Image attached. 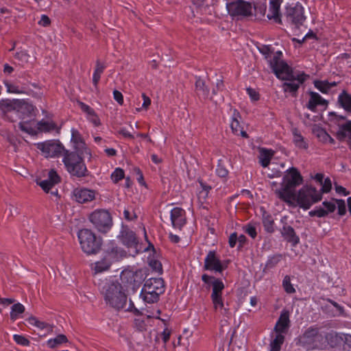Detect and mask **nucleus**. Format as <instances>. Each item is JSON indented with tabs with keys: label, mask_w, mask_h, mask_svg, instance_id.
<instances>
[{
	"label": "nucleus",
	"mask_w": 351,
	"mask_h": 351,
	"mask_svg": "<svg viewBox=\"0 0 351 351\" xmlns=\"http://www.w3.org/2000/svg\"><path fill=\"white\" fill-rule=\"evenodd\" d=\"M274 59L271 63L275 68L274 74L278 79L285 81L282 86L284 92L295 96L300 85L305 81L306 75L304 73H294L286 62H277L278 57H275Z\"/></svg>",
	"instance_id": "nucleus-1"
},
{
	"label": "nucleus",
	"mask_w": 351,
	"mask_h": 351,
	"mask_svg": "<svg viewBox=\"0 0 351 351\" xmlns=\"http://www.w3.org/2000/svg\"><path fill=\"white\" fill-rule=\"evenodd\" d=\"M302 177L296 168H289L283 177L281 188L275 191L276 195L289 205H291L295 199V189L302 183Z\"/></svg>",
	"instance_id": "nucleus-2"
},
{
	"label": "nucleus",
	"mask_w": 351,
	"mask_h": 351,
	"mask_svg": "<svg viewBox=\"0 0 351 351\" xmlns=\"http://www.w3.org/2000/svg\"><path fill=\"white\" fill-rule=\"evenodd\" d=\"M202 280L206 285V289H212L210 298L214 310L223 315H227L228 314V308L227 307L228 305L225 304L223 298V291L225 288L223 281L219 278L208 274H203L202 276Z\"/></svg>",
	"instance_id": "nucleus-3"
},
{
	"label": "nucleus",
	"mask_w": 351,
	"mask_h": 351,
	"mask_svg": "<svg viewBox=\"0 0 351 351\" xmlns=\"http://www.w3.org/2000/svg\"><path fill=\"white\" fill-rule=\"evenodd\" d=\"M101 292L106 303L117 310L123 308L126 304V294L121 283L117 281L106 282Z\"/></svg>",
	"instance_id": "nucleus-4"
},
{
	"label": "nucleus",
	"mask_w": 351,
	"mask_h": 351,
	"mask_svg": "<svg viewBox=\"0 0 351 351\" xmlns=\"http://www.w3.org/2000/svg\"><path fill=\"white\" fill-rule=\"evenodd\" d=\"M86 155L75 152H64L62 162L71 176L77 178L87 176L88 169L83 160Z\"/></svg>",
	"instance_id": "nucleus-5"
},
{
	"label": "nucleus",
	"mask_w": 351,
	"mask_h": 351,
	"mask_svg": "<svg viewBox=\"0 0 351 351\" xmlns=\"http://www.w3.org/2000/svg\"><path fill=\"white\" fill-rule=\"evenodd\" d=\"M165 291L164 281L160 278L147 279L141 292V296L147 303H154L158 300L159 295Z\"/></svg>",
	"instance_id": "nucleus-6"
},
{
	"label": "nucleus",
	"mask_w": 351,
	"mask_h": 351,
	"mask_svg": "<svg viewBox=\"0 0 351 351\" xmlns=\"http://www.w3.org/2000/svg\"><path fill=\"white\" fill-rule=\"evenodd\" d=\"M322 198V193L315 188L304 186L297 194L295 193V199L291 205L296 202L300 207L307 210L313 204L320 201Z\"/></svg>",
	"instance_id": "nucleus-7"
},
{
	"label": "nucleus",
	"mask_w": 351,
	"mask_h": 351,
	"mask_svg": "<svg viewBox=\"0 0 351 351\" xmlns=\"http://www.w3.org/2000/svg\"><path fill=\"white\" fill-rule=\"evenodd\" d=\"M78 239L82 250L87 254H94L99 252L101 241L88 229H82L78 232Z\"/></svg>",
	"instance_id": "nucleus-8"
},
{
	"label": "nucleus",
	"mask_w": 351,
	"mask_h": 351,
	"mask_svg": "<svg viewBox=\"0 0 351 351\" xmlns=\"http://www.w3.org/2000/svg\"><path fill=\"white\" fill-rule=\"evenodd\" d=\"M322 340V335L316 326H310L295 339L296 345L306 349L313 348Z\"/></svg>",
	"instance_id": "nucleus-9"
},
{
	"label": "nucleus",
	"mask_w": 351,
	"mask_h": 351,
	"mask_svg": "<svg viewBox=\"0 0 351 351\" xmlns=\"http://www.w3.org/2000/svg\"><path fill=\"white\" fill-rule=\"evenodd\" d=\"M123 256V251L117 247H109L106 256L101 261L92 265V269L95 274L106 271L110 269L112 262L118 260Z\"/></svg>",
	"instance_id": "nucleus-10"
},
{
	"label": "nucleus",
	"mask_w": 351,
	"mask_h": 351,
	"mask_svg": "<svg viewBox=\"0 0 351 351\" xmlns=\"http://www.w3.org/2000/svg\"><path fill=\"white\" fill-rule=\"evenodd\" d=\"M226 8L229 15L233 18L243 19L253 14L252 3L244 0L226 3Z\"/></svg>",
	"instance_id": "nucleus-11"
},
{
	"label": "nucleus",
	"mask_w": 351,
	"mask_h": 351,
	"mask_svg": "<svg viewBox=\"0 0 351 351\" xmlns=\"http://www.w3.org/2000/svg\"><path fill=\"white\" fill-rule=\"evenodd\" d=\"M89 220L101 232H108L112 226V220L110 213L106 210H96L89 216Z\"/></svg>",
	"instance_id": "nucleus-12"
},
{
	"label": "nucleus",
	"mask_w": 351,
	"mask_h": 351,
	"mask_svg": "<svg viewBox=\"0 0 351 351\" xmlns=\"http://www.w3.org/2000/svg\"><path fill=\"white\" fill-rule=\"evenodd\" d=\"M285 14L287 20L296 26L302 25L306 20L304 8L299 2L287 5Z\"/></svg>",
	"instance_id": "nucleus-13"
},
{
	"label": "nucleus",
	"mask_w": 351,
	"mask_h": 351,
	"mask_svg": "<svg viewBox=\"0 0 351 351\" xmlns=\"http://www.w3.org/2000/svg\"><path fill=\"white\" fill-rule=\"evenodd\" d=\"M36 147L45 158L59 157L64 151L62 144L56 141H47L39 143L36 145Z\"/></svg>",
	"instance_id": "nucleus-14"
},
{
	"label": "nucleus",
	"mask_w": 351,
	"mask_h": 351,
	"mask_svg": "<svg viewBox=\"0 0 351 351\" xmlns=\"http://www.w3.org/2000/svg\"><path fill=\"white\" fill-rule=\"evenodd\" d=\"M60 182V178L57 172L51 169L48 173V178L40 182H37L38 184L46 193H51L54 196L58 195V190L55 189L53 190L56 184Z\"/></svg>",
	"instance_id": "nucleus-15"
},
{
	"label": "nucleus",
	"mask_w": 351,
	"mask_h": 351,
	"mask_svg": "<svg viewBox=\"0 0 351 351\" xmlns=\"http://www.w3.org/2000/svg\"><path fill=\"white\" fill-rule=\"evenodd\" d=\"M96 191L84 187H78L72 191V198L80 204L90 202L95 199Z\"/></svg>",
	"instance_id": "nucleus-16"
},
{
	"label": "nucleus",
	"mask_w": 351,
	"mask_h": 351,
	"mask_svg": "<svg viewBox=\"0 0 351 351\" xmlns=\"http://www.w3.org/2000/svg\"><path fill=\"white\" fill-rule=\"evenodd\" d=\"M71 142L73 145V149H75V152H78L81 154H86V156L90 155V150L88 149L80 132L75 128H72L71 130Z\"/></svg>",
	"instance_id": "nucleus-17"
},
{
	"label": "nucleus",
	"mask_w": 351,
	"mask_h": 351,
	"mask_svg": "<svg viewBox=\"0 0 351 351\" xmlns=\"http://www.w3.org/2000/svg\"><path fill=\"white\" fill-rule=\"evenodd\" d=\"M258 51L260 53L264 56L265 59L267 61L270 68L272 71L274 73V66H272L273 60H274L275 57H278L279 60L278 62H285L282 59V53L281 51H277L276 52L274 51L272 47L270 45H261L258 47Z\"/></svg>",
	"instance_id": "nucleus-18"
},
{
	"label": "nucleus",
	"mask_w": 351,
	"mask_h": 351,
	"mask_svg": "<svg viewBox=\"0 0 351 351\" xmlns=\"http://www.w3.org/2000/svg\"><path fill=\"white\" fill-rule=\"evenodd\" d=\"M204 268L206 270L221 273L223 267L219 258L217 257L215 251H210L204 259Z\"/></svg>",
	"instance_id": "nucleus-19"
},
{
	"label": "nucleus",
	"mask_w": 351,
	"mask_h": 351,
	"mask_svg": "<svg viewBox=\"0 0 351 351\" xmlns=\"http://www.w3.org/2000/svg\"><path fill=\"white\" fill-rule=\"evenodd\" d=\"M322 206L323 207L316 206L308 213V215L311 217H324L336 209V204L333 201H324L322 202Z\"/></svg>",
	"instance_id": "nucleus-20"
},
{
	"label": "nucleus",
	"mask_w": 351,
	"mask_h": 351,
	"mask_svg": "<svg viewBox=\"0 0 351 351\" xmlns=\"http://www.w3.org/2000/svg\"><path fill=\"white\" fill-rule=\"evenodd\" d=\"M283 0H270L267 17L276 23H281L280 5Z\"/></svg>",
	"instance_id": "nucleus-21"
},
{
	"label": "nucleus",
	"mask_w": 351,
	"mask_h": 351,
	"mask_svg": "<svg viewBox=\"0 0 351 351\" xmlns=\"http://www.w3.org/2000/svg\"><path fill=\"white\" fill-rule=\"evenodd\" d=\"M171 220L174 228L181 229L186 223L184 210L179 207L173 208L171 210Z\"/></svg>",
	"instance_id": "nucleus-22"
},
{
	"label": "nucleus",
	"mask_w": 351,
	"mask_h": 351,
	"mask_svg": "<svg viewBox=\"0 0 351 351\" xmlns=\"http://www.w3.org/2000/svg\"><path fill=\"white\" fill-rule=\"evenodd\" d=\"M289 326V312L287 310H282L275 325L274 330L276 333L283 334L287 332Z\"/></svg>",
	"instance_id": "nucleus-23"
},
{
	"label": "nucleus",
	"mask_w": 351,
	"mask_h": 351,
	"mask_svg": "<svg viewBox=\"0 0 351 351\" xmlns=\"http://www.w3.org/2000/svg\"><path fill=\"white\" fill-rule=\"evenodd\" d=\"M327 105V101L321 95L315 92H309V99L306 106L308 109L315 112L317 106H325Z\"/></svg>",
	"instance_id": "nucleus-24"
},
{
	"label": "nucleus",
	"mask_w": 351,
	"mask_h": 351,
	"mask_svg": "<svg viewBox=\"0 0 351 351\" xmlns=\"http://www.w3.org/2000/svg\"><path fill=\"white\" fill-rule=\"evenodd\" d=\"M240 118L241 117L239 112L234 109L231 117L230 128L234 134L241 135V136L246 138L247 137V134L240 125V122L239 120Z\"/></svg>",
	"instance_id": "nucleus-25"
},
{
	"label": "nucleus",
	"mask_w": 351,
	"mask_h": 351,
	"mask_svg": "<svg viewBox=\"0 0 351 351\" xmlns=\"http://www.w3.org/2000/svg\"><path fill=\"white\" fill-rule=\"evenodd\" d=\"M124 245L129 248H136L137 240L134 232L132 230H124L120 236Z\"/></svg>",
	"instance_id": "nucleus-26"
},
{
	"label": "nucleus",
	"mask_w": 351,
	"mask_h": 351,
	"mask_svg": "<svg viewBox=\"0 0 351 351\" xmlns=\"http://www.w3.org/2000/svg\"><path fill=\"white\" fill-rule=\"evenodd\" d=\"M313 134L318 138V140L322 143H330L333 144L334 139L318 125H314L312 128Z\"/></svg>",
	"instance_id": "nucleus-27"
},
{
	"label": "nucleus",
	"mask_w": 351,
	"mask_h": 351,
	"mask_svg": "<svg viewBox=\"0 0 351 351\" xmlns=\"http://www.w3.org/2000/svg\"><path fill=\"white\" fill-rule=\"evenodd\" d=\"M281 233L285 239L287 240V241L292 243L293 245H296L300 241V239L295 234L294 229L290 226H284Z\"/></svg>",
	"instance_id": "nucleus-28"
},
{
	"label": "nucleus",
	"mask_w": 351,
	"mask_h": 351,
	"mask_svg": "<svg viewBox=\"0 0 351 351\" xmlns=\"http://www.w3.org/2000/svg\"><path fill=\"white\" fill-rule=\"evenodd\" d=\"M292 134L293 141L295 146L302 149L307 148V143H306L304 137L302 136L300 132L298 129H293Z\"/></svg>",
	"instance_id": "nucleus-29"
},
{
	"label": "nucleus",
	"mask_w": 351,
	"mask_h": 351,
	"mask_svg": "<svg viewBox=\"0 0 351 351\" xmlns=\"http://www.w3.org/2000/svg\"><path fill=\"white\" fill-rule=\"evenodd\" d=\"M195 89L197 93L204 97H207L209 94V88L206 85L205 82L200 77L196 79Z\"/></svg>",
	"instance_id": "nucleus-30"
},
{
	"label": "nucleus",
	"mask_w": 351,
	"mask_h": 351,
	"mask_svg": "<svg viewBox=\"0 0 351 351\" xmlns=\"http://www.w3.org/2000/svg\"><path fill=\"white\" fill-rule=\"evenodd\" d=\"M67 341L68 339L64 335H58L55 338L49 339L47 341V345L50 348H55Z\"/></svg>",
	"instance_id": "nucleus-31"
},
{
	"label": "nucleus",
	"mask_w": 351,
	"mask_h": 351,
	"mask_svg": "<svg viewBox=\"0 0 351 351\" xmlns=\"http://www.w3.org/2000/svg\"><path fill=\"white\" fill-rule=\"evenodd\" d=\"M338 101L341 106L346 110L351 112V95L343 92L339 95Z\"/></svg>",
	"instance_id": "nucleus-32"
},
{
	"label": "nucleus",
	"mask_w": 351,
	"mask_h": 351,
	"mask_svg": "<svg viewBox=\"0 0 351 351\" xmlns=\"http://www.w3.org/2000/svg\"><path fill=\"white\" fill-rule=\"evenodd\" d=\"M273 152L271 150H267L265 149H262L261 150V154L259 156V160L261 165L263 167H266L269 164L270 160L273 156Z\"/></svg>",
	"instance_id": "nucleus-33"
},
{
	"label": "nucleus",
	"mask_w": 351,
	"mask_h": 351,
	"mask_svg": "<svg viewBox=\"0 0 351 351\" xmlns=\"http://www.w3.org/2000/svg\"><path fill=\"white\" fill-rule=\"evenodd\" d=\"M105 67L104 64L101 63L99 61H97L95 69L93 75V82L95 87L97 86L101 75L103 73Z\"/></svg>",
	"instance_id": "nucleus-34"
},
{
	"label": "nucleus",
	"mask_w": 351,
	"mask_h": 351,
	"mask_svg": "<svg viewBox=\"0 0 351 351\" xmlns=\"http://www.w3.org/2000/svg\"><path fill=\"white\" fill-rule=\"evenodd\" d=\"M284 341V335L282 334L277 333L275 338L270 343V350L280 351Z\"/></svg>",
	"instance_id": "nucleus-35"
},
{
	"label": "nucleus",
	"mask_w": 351,
	"mask_h": 351,
	"mask_svg": "<svg viewBox=\"0 0 351 351\" xmlns=\"http://www.w3.org/2000/svg\"><path fill=\"white\" fill-rule=\"evenodd\" d=\"M150 316L147 317H138L134 319V327L139 331H144L147 329V322L149 320Z\"/></svg>",
	"instance_id": "nucleus-36"
},
{
	"label": "nucleus",
	"mask_w": 351,
	"mask_h": 351,
	"mask_svg": "<svg viewBox=\"0 0 351 351\" xmlns=\"http://www.w3.org/2000/svg\"><path fill=\"white\" fill-rule=\"evenodd\" d=\"M25 311V306L21 304H14L11 308L10 318L12 320H16L19 315Z\"/></svg>",
	"instance_id": "nucleus-37"
},
{
	"label": "nucleus",
	"mask_w": 351,
	"mask_h": 351,
	"mask_svg": "<svg viewBox=\"0 0 351 351\" xmlns=\"http://www.w3.org/2000/svg\"><path fill=\"white\" fill-rule=\"evenodd\" d=\"M38 129L42 132H49L56 129L53 121H41L38 123Z\"/></svg>",
	"instance_id": "nucleus-38"
},
{
	"label": "nucleus",
	"mask_w": 351,
	"mask_h": 351,
	"mask_svg": "<svg viewBox=\"0 0 351 351\" xmlns=\"http://www.w3.org/2000/svg\"><path fill=\"white\" fill-rule=\"evenodd\" d=\"M19 128L28 134H35V128L32 121L20 122L19 123Z\"/></svg>",
	"instance_id": "nucleus-39"
},
{
	"label": "nucleus",
	"mask_w": 351,
	"mask_h": 351,
	"mask_svg": "<svg viewBox=\"0 0 351 351\" xmlns=\"http://www.w3.org/2000/svg\"><path fill=\"white\" fill-rule=\"evenodd\" d=\"M27 321L29 324L34 325L40 329L50 330L51 328V326L49 324L38 320L35 317H29Z\"/></svg>",
	"instance_id": "nucleus-40"
},
{
	"label": "nucleus",
	"mask_w": 351,
	"mask_h": 351,
	"mask_svg": "<svg viewBox=\"0 0 351 351\" xmlns=\"http://www.w3.org/2000/svg\"><path fill=\"white\" fill-rule=\"evenodd\" d=\"M282 287L286 293L289 294L295 293V289L291 282V278L289 276H285L282 280Z\"/></svg>",
	"instance_id": "nucleus-41"
},
{
	"label": "nucleus",
	"mask_w": 351,
	"mask_h": 351,
	"mask_svg": "<svg viewBox=\"0 0 351 351\" xmlns=\"http://www.w3.org/2000/svg\"><path fill=\"white\" fill-rule=\"evenodd\" d=\"M7 92L10 93L21 94L23 93V88L8 82H4Z\"/></svg>",
	"instance_id": "nucleus-42"
},
{
	"label": "nucleus",
	"mask_w": 351,
	"mask_h": 351,
	"mask_svg": "<svg viewBox=\"0 0 351 351\" xmlns=\"http://www.w3.org/2000/svg\"><path fill=\"white\" fill-rule=\"evenodd\" d=\"M314 85L316 88L323 93H326L330 90V85L328 81H315Z\"/></svg>",
	"instance_id": "nucleus-43"
},
{
	"label": "nucleus",
	"mask_w": 351,
	"mask_h": 351,
	"mask_svg": "<svg viewBox=\"0 0 351 351\" xmlns=\"http://www.w3.org/2000/svg\"><path fill=\"white\" fill-rule=\"evenodd\" d=\"M14 104L9 99L0 100V110L3 112H8L14 110Z\"/></svg>",
	"instance_id": "nucleus-44"
},
{
	"label": "nucleus",
	"mask_w": 351,
	"mask_h": 351,
	"mask_svg": "<svg viewBox=\"0 0 351 351\" xmlns=\"http://www.w3.org/2000/svg\"><path fill=\"white\" fill-rule=\"evenodd\" d=\"M124 178V171L120 168H117L111 174V179L114 183H117Z\"/></svg>",
	"instance_id": "nucleus-45"
},
{
	"label": "nucleus",
	"mask_w": 351,
	"mask_h": 351,
	"mask_svg": "<svg viewBox=\"0 0 351 351\" xmlns=\"http://www.w3.org/2000/svg\"><path fill=\"white\" fill-rule=\"evenodd\" d=\"M216 173L221 178H225L228 174V171L226 169L221 160H219V163L216 169Z\"/></svg>",
	"instance_id": "nucleus-46"
},
{
	"label": "nucleus",
	"mask_w": 351,
	"mask_h": 351,
	"mask_svg": "<svg viewBox=\"0 0 351 351\" xmlns=\"http://www.w3.org/2000/svg\"><path fill=\"white\" fill-rule=\"evenodd\" d=\"M336 208H338V214L341 216L344 215L346 213V202L343 199L335 200Z\"/></svg>",
	"instance_id": "nucleus-47"
},
{
	"label": "nucleus",
	"mask_w": 351,
	"mask_h": 351,
	"mask_svg": "<svg viewBox=\"0 0 351 351\" xmlns=\"http://www.w3.org/2000/svg\"><path fill=\"white\" fill-rule=\"evenodd\" d=\"M13 339L18 344L23 346H28L30 343L29 341L23 335H14Z\"/></svg>",
	"instance_id": "nucleus-48"
},
{
	"label": "nucleus",
	"mask_w": 351,
	"mask_h": 351,
	"mask_svg": "<svg viewBox=\"0 0 351 351\" xmlns=\"http://www.w3.org/2000/svg\"><path fill=\"white\" fill-rule=\"evenodd\" d=\"M149 265L152 267V269L154 270L158 274L162 273V264L160 263V261L154 259H151L149 261Z\"/></svg>",
	"instance_id": "nucleus-49"
},
{
	"label": "nucleus",
	"mask_w": 351,
	"mask_h": 351,
	"mask_svg": "<svg viewBox=\"0 0 351 351\" xmlns=\"http://www.w3.org/2000/svg\"><path fill=\"white\" fill-rule=\"evenodd\" d=\"M263 225L265 228V230L269 232H271L274 231V221L271 219L270 217H266L263 219Z\"/></svg>",
	"instance_id": "nucleus-50"
},
{
	"label": "nucleus",
	"mask_w": 351,
	"mask_h": 351,
	"mask_svg": "<svg viewBox=\"0 0 351 351\" xmlns=\"http://www.w3.org/2000/svg\"><path fill=\"white\" fill-rule=\"evenodd\" d=\"M322 184V193H328L332 188V182L329 178H326L323 180Z\"/></svg>",
	"instance_id": "nucleus-51"
},
{
	"label": "nucleus",
	"mask_w": 351,
	"mask_h": 351,
	"mask_svg": "<svg viewBox=\"0 0 351 351\" xmlns=\"http://www.w3.org/2000/svg\"><path fill=\"white\" fill-rule=\"evenodd\" d=\"M78 106L84 112L86 113L87 117H88L89 115H93V112H95L94 110L91 108L89 106L82 101H78Z\"/></svg>",
	"instance_id": "nucleus-52"
},
{
	"label": "nucleus",
	"mask_w": 351,
	"mask_h": 351,
	"mask_svg": "<svg viewBox=\"0 0 351 351\" xmlns=\"http://www.w3.org/2000/svg\"><path fill=\"white\" fill-rule=\"evenodd\" d=\"M280 255L274 256L269 258V260L267 262V266L268 267H273L280 262Z\"/></svg>",
	"instance_id": "nucleus-53"
},
{
	"label": "nucleus",
	"mask_w": 351,
	"mask_h": 351,
	"mask_svg": "<svg viewBox=\"0 0 351 351\" xmlns=\"http://www.w3.org/2000/svg\"><path fill=\"white\" fill-rule=\"evenodd\" d=\"M264 3L263 4L258 5V3L254 4V6L253 8V10H258L261 14L265 15L267 11V6H266V0H263Z\"/></svg>",
	"instance_id": "nucleus-54"
},
{
	"label": "nucleus",
	"mask_w": 351,
	"mask_h": 351,
	"mask_svg": "<svg viewBox=\"0 0 351 351\" xmlns=\"http://www.w3.org/2000/svg\"><path fill=\"white\" fill-rule=\"evenodd\" d=\"M123 215L125 219L128 221H131L136 218V215L133 211L126 208L123 211Z\"/></svg>",
	"instance_id": "nucleus-55"
},
{
	"label": "nucleus",
	"mask_w": 351,
	"mask_h": 351,
	"mask_svg": "<svg viewBox=\"0 0 351 351\" xmlns=\"http://www.w3.org/2000/svg\"><path fill=\"white\" fill-rule=\"evenodd\" d=\"M50 23H51V20L47 15H45V14L41 15L40 19L38 21V24L40 25H41L43 27H47L50 25Z\"/></svg>",
	"instance_id": "nucleus-56"
},
{
	"label": "nucleus",
	"mask_w": 351,
	"mask_h": 351,
	"mask_svg": "<svg viewBox=\"0 0 351 351\" xmlns=\"http://www.w3.org/2000/svg\"><path fill=\"white\" fill-rule=\"evenodd\" d=\"M171 331L168 328H165L163 331L161 332L160 336L162 339V341L165 343H166L170 337Z\"/></svg>",
	"instance_id": "nucleus-57"
},
{
	"label": "nucleus",
	"mask_w": 351,
	"mask_h": 351,
	"mask_svg": "<svg viewBox=\"0 0 351 351\" xmlns=\"http://www.w3.org/2000/svg\"><path fill=\"white\" fill-rule=\"evenodd\" d=\"M247 93H248L249 96L250 97V98H251V99L252 101H257V100H258L259 95L253 88H247Z\"/></svg>",
	"instance_id": "nucleus-58"
},
{
	"label": "nucleus",
	"mask_w": 351,
	"mask_h": 351,
	"mask_svg": "<svg viewBox=\"0 0 351 351\" xmlns=\"http://www.w3.org/2000/svg\"><path fill=\"white\" fill-rule=\"evenodd\" d=\"M113 97L114 100H116L120 105H122L123 103V97L121 92L119 90H114L113 91Z\"/></svg>",
	"instance_id": "nucleus-59"
},
{
	"label": "nucleus",
	"mask_w": 351,
	"mask_h": 351,
	"mask_svg": "<svg viewBox=\"0 0 351 351\" xmlns=\"http://www.w3.org/2000/svg\"><path fill=\"white\" fill-rule=\"evenodd\" d=\"M245 232L252 238H255L256 236V228L252 226L248 225L246 226Z\"/></svg>",
	"instance_id": "nucleus-60"
},
{
	"label": "nucleus",
	"mask_w": 351,
	"mask_h": 351,
	"mask_svg": "<svg viewBox=\"0 0 351 351\" xmlns=\"http://www.w3.org/2000/svg\"><path fill=\"white\" fill-rule=\"evenodd\" d=\"M237 241V233L234 232L230 234L229 237V245L231 247H234L235 246V244Z\"/></svg>",
	"instance_id": "nucleus-61"
},
{
	"label": "nucleus",
	"mask_w": 351,
	"mask_h": 351,
	"mask_svg": "<svg viewBox=\"0 0 351 351\" xmlns=\"http://www.w3.org/2000/svg\"><path fill=\"white\" fill-rule=\"evenodd\" d=\"M142 97L143 99V103L142 104V108L145 109H147V108L151 104V99L144 93L142 94Z\"/></svg>",
	"instance_id": "nucleus-62"
},
{
	"label": "nucleus",
	"mask_w": 351,
	"mask_h": 351,
	"mask_svg": "<svg viewBox=\"0 0 351 351\" xmlns=\"http://www.w3.org/2000/svg\"><path fill=\"white\" fill-rule=\"evenodd\" d=\"M87 118L91 121L93 122L95 125H97L99 124V119L97 117V116L96 115L95 112H93V115H89L88 117H87Z\"/></svg>",
	"instance_id": "nucleus-63"
},
{
	"label": "nucleus",
	"mask_w": 351,
	"mask_h": 351,
	"mask_svg": "<svg viewBox=\"0 0 351 351\" xmlns=\"http://www.w3.org/2000/svg\"><path fill=\"white\" fill-rule=\"evenodd\" d=\"M15 58L19 60H25L27 58V54L24 51L17 52L15 54Z\"/></svg>",
	"instance_id": "nucleus-64"
}]
</instances>
